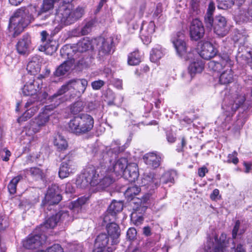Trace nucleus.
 <instances>
[{"label": "nucleus", "mask_w": 252, "mask_h": 252, "mask_svg": "<svg viewBox=\"0 0 252 252\" xmlns=\"http://www.w3.org/2000/svg\"><path fill=\"white\" fill-rule=\"evenodd\" d=\"M53 143L57 150L59 152L64 151L68 148L67 141L63 136L59 134L55 136Z\"/></svg>", "instance_id": "nucleus-33"}, {"label": "nucleus", "mask_w": 252, "mask_h": 252, "mask_svg": "<svg viewBox=\"0 0 252 252\" xmlns=\"http://www.w3.org/2000/svg\"><path fill=\"white\" fill-rule=\"evenodd\" d=\"M105 168H96L93 165L86 166L82 172V177H79L76 180V185L81 188H85L89 185L96 186L98 184V178L104 175L102 172H106Z\"/></svg>", "instance_id": "nucleus-5"}, {"label": "nucleus", "mask_w": 252, "mask_h": 252, "mask_svg": "<svg viewBox=\"0 0 252 252\" xmlns=\"http://www.w3.org/2000/svg\"><path fill=\"white\" fill-rule=\"evenodd\" d=\"M159 182L163 185L169 184V186L170 187L172 184H174V179L171 172H166L159 179Z\"/></svg>", "instance_id": "nucleus-46"}, {"label": "nucleus", "mask_w": 252, "mask_h": 252, "mask_svg": "<svg viewBox=\"0 0 252 252\" xmlns=\"http://www.w3.org/2000/svg\"><path fill=\"white\" fill-rule=\"evenodd\" d=\"M231 251L229 252L228 250L226 252H246V250L244 247V246L241 243L238 244L235 248V245H233L231 248Z\"/></svg>", "instance_id": "nucleus-62"}, {"label": "nucleus", "mask_w": 252, "mask_h": 252, "mask_svg": "<svg viewBox=\"0 0 252 252\" xmlns=\"http://www.w3.org/2000/svg\"><path fill=\"white\" fill-rule=\"evenodd\" d=\"M36 97H31L27 101L25 105L27 110L18 118L19 123L27 121L38 111L40 103Z\"/></svg>", "instance_id": "nucleus-11"}, {"label": "nucleus", "mask_w": 252, "mask_h": 252, "mask_svg": "<svg viewBox=\"0 0 252 252\" xmlns=\"http://www.w3.org/2000/svg\"><path fill=\"white\" fill-rule=\"evenodd\" d=\"M59 222L58 216L56 214L52 215L48 218L43 223L40 225L41 230L43 232L44 231L45 228H54L57 226L58 223Z\"/></svg>", "instance_id": "nucleus-37"}, {"label": "nucleus", "mask_w": 252, "mask_h": 252, "mask_svg": "<svg viewBox=\"0 0 252 252\" xmlns=\"http://www.w3.org/2000/svg\"><path fill=\"white\" fill-rule=\"evenodd\" d=\"M58 216L59 221H68L70 220V217L68 211H61L56 214Z\"/></svg>", "instance_id": "nucleus-57"}, {"label": "nucleus", "mask_w": 252, "mask_h": 252, "mask_svg": "<svg viewBox=\"0 0 252 252\" xmlns=\"http://www.w3.org/2000/svg\"><path fill=\"white\" fill-rule=\"evenodd\" d=\"M246 100L245 95L243 94H234L231 96V99L229 102V105L227 106V110L230 111V109L232 113L235 112L244 103Z\"/></svg>", "instance_id": "nucleus-26"}, {"label": "nucleus", "mask_w": 252, "mask_h": 252, "mask_svg": "<svg viewBox=\"0 0 252 252\" xmlns=\"http://www.w3.org/2000/svg\"><path fill=\"white\" fill-rule=\"evenodd\" d=\"M233 80V74L231 68L224 70L220 76V82L223 85L228 84Z\"/></svg>", "instance_id": "nucleus-38"}, {"label": "nucleus", "mask_w": 252, "mask_h": 252, "mask_svg": "<svg viewBox=\"0 0 252 252\" xmlns=\"http://www.w3.org/2000/svg\"><path fill=\"white\" fill-rule=\"evenodd\" d=\"M39 9L35 5H31L27 8L17 10L9 19L8 30L13 37L19 35L35 18H37Z\"/></svg>", "instance_id": "nucleus-2"}, {"label": "nucleus", "mask_w": 252, "mask_h": 252, "mask_svg": "<svg viewBox=\"0 0 252 252\" xmlns=\"http://www.w3.org/2000/svg\"><path fill=\"white\" fill-rule=\"evenodd\" d=\"M203 69L204 63L198 60L191 63L188 67L189 72L191 77L196 73H201Z\"/></svg>", "instance_id": "nucleus-36"}, {"label": "nucleus", "mask_w": 252, "mask_h": 252, "mask_svg": "<svg viewBox=\"0 0 252 252\" xmlns=\"http://www.w3.org/2000/svg\"><path fill=\"white\" fill-rule=\"evenodd\" d=\"M84 103L82 101H77L69 106L70 113L73 115H77L84 109Z\"/></svg>", "instance_id": "nucleus-44"}, {"label": "nucleus", "mask_w": 252, "mask_h": 252, "mask_svg": "<svg viewBox=\"0 0 252 252\" xmlns=\"http://www.w3.org/2000/svg\"><path fill=\"white\" fill-rule=\"evenodd\" d=\"M39 50L41 51H44L47 55H52L57 50L56 42L55 41L49 39V42H46L44 45H41Z\"/></svg>", "instance_id": "nucleus-34"}, {"label": "nucleus", "mask_w": 252, "mask_h": 252, "mask_svg": "<svg viewBox=\"0 0 252 252\" xmlns=\"http://www.w3.org/2000/svg\"><path fill=\"white\" fill-rule=\"evenodd\" d=\"M205 30L202 23L198 19H193L189 28V34L191 40L197 41L203 37Z\"/></svg>", "instance_id": "nucleus-14"}, {"label": "nucleus", "mask_w": 252, "mask_h": 252, "mask_svg": "<svg viewBox=\"0 0 252 252\" xmlns=\"http://www.w3.org/2000/svg\"><path fill=\"white\" fill-rule=\"evenodd\" d=\"M141 189L139 187L137 186H132L128 187L125 192V195L131 198L134 199L133 196L137 195L140 191Z\"/></svg>", "instance_id": "nucleus-47"}, {"label": "nucleus", "mask_w": 252, "mask_h": 252, "mask_svg": "<svg viewBox=\"0 0 252 252\" xmlns=\"http://www.w3.org/2000/svg\"><path fill=\"white\" fill-rule=\"evenodd\" d=\"M145 163L150 167L155 169L160 164L161 158L154 152L145 154L143 157Z\"/></svg>", "instance_id": "nucleus-28"}, {"label": "nucleus", "mask_w": 252, "mask_h": 252, "mask_svg": "<svg viewBox=\"0 0 252 252\" xmlns=\"http://www.w3.org/2000/svg\"><path fill=\"white\" fill-rule=\"evenodd\" d=\"M89 196H83L79 197L76 202L74 203V207H79L85 204L89 200Z\"/></svg>", "instance_id": "nucleus-60"}, {"label": "nucleus", "mask_w": 252, "mask_h": 252, "mask_svg": "<svg viewBox=\"0 0 252 252\" xmlns=\"http://www.w3.org/2000/svg\"><path fill=\"white\" fill-rule=\"evenodd\" d=\"M74 63V60H66L61 64L57 68L54 74L55 76L60 77L65 74L72 66Z\"/></svg>", "instance_id": "nucleus-32"}, {"label": "nucleus", "mask_w": 252, "mask_h": 252, "mask_svg": "<svg viewBox=\"0 0 252 252\" xmlns=\"http://www.w3.org/2000/svg\"><path fill=\"white\" fill-rule=\"evenodd\" d=\"M136 230L133 227H131L128 229L126 235L128 239L132 240L136 237Z\"/></svg>", "instance_id": "nucleus-61"}, {"label": "nucleus", "mask_w": 252, "mask_h": 252, "mask_svg": "<svg viewBox=\"0 0 252 252\" xmlns=\"http://www.w3.org/2000/svg\"><path fill=\"white\" fill-rule=\"evenodd\" d=\"M94 125V120L92 116L86 113H81L70 119L67 124V128L70 133L80 136L90 132Z\"/></svg>", "instance_id": "nucleus-4"}, {"label": "nucleus", "mask_w": 252, "mask_h": 252, "mask_svg": "<svg viewBox=\"0 0 252 252\" xmlns=\"http://www.w3.org/2000/svg\"><path fill=\"white\" fill-rule=\"evenodd\" d=\"M215 10V5L213 1H211L209 2L207 13L204 17L205 23H209L211 21V19H213V15Z\"/></svg>", "instance_id": "nucleus-45"}, {"label": "nucleus", "mask_w": 252, "mask_h": 252, "mask_svg": "<svg viewBox=\"0 0 252 252\" xmlns=\"http://www.w3.org/2000/svg\"><path fill=\"white\" fill-rule=\"evenodd\" d=\"M32 44L31 37L28 33L24 34L18 41L16 47L18 53L25 55L29 53Z\"/></svg>", "instance_id": "nucleus-20"}, {"label": "nucleus", "mask_w": 252, "mask_h": 252, "mask_svg": "<svg viewBox=\"0 0 252 252\" xmlns=\"http://www.w3.org/2000/svg\"><path fill=\"white\" fill-rule=\"evenodd\" d=\"M27 70L31 75L37 74L40 70V64L39 57H32L27 66Z\"/></svg>", "instance_id": "nucleus-31"}, {"label": "nucleus", "mask_w": 252, "mask_h": 252, "mask_svg": "<svg viewBox=\"0 0 252 252\" xmlns=\"http://www.w3.org/2000/svg\"><path fill=\"white\" fill-rule=\"evenodd\" d=\"M62 199V196L59 191V187L52 184L49 186L41 206L44 210H51L52 207L58 204Z\"/></svg>", "instance_id": "nucleus-8"}, {"label": "nucleus", "mask_w": 252, "mask_h": 252, "mask_svg": "<svg viewBox=\"0 0 252 252\" xmlns=\"http://www.w3.org/2000/svg\"><path fill=\"white\" fill-rule=\"evenodd\" d=\"M238 154L235 151H233L232 154H230L227 156V163H233L234 164H237L239 162V159L237 157Z\"/></svg>", "instance_id": "nucleus-58"}, {"label": "nucleus", "mask_w": 252, "mask_h": 252, "mask_svg": "<svg viewBox=\"0 0 252 252\" xmlns=\"http://www.w3.org/2000/svg\"><path fill=\"white\" fill-rule=\"evenodd\" d=\"M73 0H63L60 3L55 14V20L58 23L68 25H70L82 17L84 9L77 7L72 9L71 2Z\"/></svg>", "instance_id": "nucleus-3"}, {"label": "nucleus", "mask_w": 252, "mask_h": 252, "mask_svg": "<svg viewBox=\"0 0 252 252\" xmlns=\"http://www.w3.org/2000/svg\"><path fill=\"white\" fill-rule=\"evenodd\" d=\"M104 85V82L102 80H97L92 83V86L94 90H99Z\"/></svg>", "instance_id": "nucleus-63"}, {"label": "nucleus", "mask_w": 252, "mask_h": 252, "mask_svg": "<svg viewBox=\"0 0 252 252\" xmlns=\"http://www.w3.org/2000/svg\"><path fill=\"white\" fill-rule=\"evenodd\" d=\"M74 50L69 45H64L60 50L61 55L62 57L67 58V60H73V53Z\"/></svg>", "instance_id": "nucleus-43"}, {"label": "nucleus", "mask_w": 252, "mask_h": 252, "mask_svg": "<svg viewBox=\"0 0 252 252\" xmlns=\"http://www.w3.org/2000/svg\"><path fill=\"white\" fill-rule=\"evenodd\" d=\"M51 16L52 14L50 12H40V10H39L37 18L42 22L43 24H45L49 23L52 20Z\"/></svg>", "instance_id": "nucleus-51"}, {"label": "nucleus", "mask_w": 252, "mask_h": 252, "mask_svg": "<svg viewBox=\"0 0 252 252\" xmlns=\"http://www.w3.org/2000/svg\"><path fill=\"white\" fill-rule=\"evenodd\" d=\"M43 252H63V249L59 244H54L47 248L46 251Z\"/></svg>", "instance_id": "nucleus-59"}, {"label": "nucleus", "mask_w": 252, "mask_h": 252, "mask_svg": "<svg viewBox=\"0 0 252 252\" xmlns=\"http://www.w3.org/2000/svg\"><path fill=\"white\" fill-rule=\"evenodd\" d=\"M39 201V196L38 193L36 192L32 193L29 195L27 198H24L21 200L19 206H25L33 205Z\"/></svg>", "instance_id": "nucleus-35"}, {"label": "nucleus", "mask_w": 252, "mask_h": 252, "mask_svg": "<svg viewBox=\"0 0 252 252\" xmlns=\"http://www.w3.org/2000/svg\"><path fill=\"white\" fill-rule=\"evenodd\" d=\"M50 106H46L42 112L31 120L27 126L29 131H31V134H35L38 132L42 127L45 126L49 121L51 114Z\"/></svg>", "instance_id": "nucleus-7"}, {"label": "nucleus", "mask_w": 252, "mask_h": 252, "mask_svg": "<svg viewBox=\"0 0 252 252\" xmlns=\"http://www.w3.org/2000/svg\"><path fill=\"white\" fill-rule=\"evenodd\" d=\"M111 170L112 169H111L110 171L105 172L106 174L102 179L100 178H98V184L96 186L97 189H103L108 187L114 182L115 178L113 176L112 174L110 173ZM103 173H104V172Z\"/></svg>", "instance_id": "nucleus-30"}, {"label": "nucleus", "mask_w": 252, "mask_h": 252, "mask_svg": "<svg viewBox=\"0 0 252 252\" xmlns=\"http://www.w3.org/2000/svg\"><path fill=\"white\" fill-rule=\"evenodd\" d=\"M240 224L241 222L239 220L236 221L235 225L234 226L232 231V237L233 239H236L238 235H241L245 232V229H240Z\"/></svg>", "instance_id": "nucleus-52"}, {"label": "nucleus", "mask_w": 252, "mask_h": 252, "mask_svg": "<svg viewBox=\"0 0 252 252\" xmlns=\"http://www.w3.org/2000/svg\"><path fill=\"white\" fill-rule=\"evenodd\" d=\"M107 222V233L102 232L96 236L92 252H114L116 250L120 243V227L114 221Z\"/></svg>", "instance_id": "nucleus-1"}, {"label": "nucleus", "mask_w": 252, "mask_h": 252, "mask_svg": "<svg viewBox=\"0 0 252 252\" xmlns=\"http://www.w3.org/2000/svg\"><path fill=\"white\" fill-rule=\"evenodd\" d=\"M236 58L237 62L241 64H249L252 59V51L244 46H241L238 48Z\"/></svg>", "instance_id": "nucleus-22"}, {"label": "nucleus", "mask_w": 252, "mask_h": 252, "mask_svg": "<svg viewBox=\"0 0 252 252\" xmlns=\"http://www.w3.org/2000/svg\"><path fill=\"white\" fill-rule=\"evenodd\" d=\"M63 85L50 97V102L52 104L49 105L50 106V111L58 106L61 103L65 102L69 100L71 96V94L68 96L65 94L67 92L66 91L63 90Z\"/></svg>", "instance_id": "nucleus-18"}, {"label": "nucleus", "mask_w": 252, "mask_h": 252, "mask_svg": "<svg viewBox=\"0 0 252 252\" xmlns=\"http://www.w3.org/2000/svg\"><path fill=\"white\" fill-rule=\"evenodd\" d=\"M27 171L36 180L42 179L44 177V173L42 170L38 167H31Z\"/></svg>", "instance_id": "nucleus-49"}, {"label": "nucleus", "mask_w": 252, "mask_h": 252, "mask_svg": "<svg viewBox=\"0 0 252 252\" xmlns=\"http://www.w3.org/2000/svg\"><path fill=\"white\" fill-rule=\"evenodd\" d=\"M218 7L219 9H225L231 8L234 4L233 0H217Z\"/></svg>", "instance_id": "nucleus-54"}, {"label": "nucleus", "mask_w": 252, "mask_h": 252, "mask_svg": "<svg viewBox=\"0 0 252 252\" xmlns=\"http://www.w3.org/2000/svg\"><path fill=\"white\" fill-rule=\"evenodd\" d=\"M217 53V51L213 44L207 41L202 44L199 55L203 59L208 60L214 57Z\"/></svg>", "instance_id": "nucleus-23"}, {"label": "nucleus", "mask_w": 252, "mask_h": 252, "mask_svg": "<svg viewBox=\"0 0 252 252\" xmlns=\"http://www.w3.org/2000/svg\"><path fill=\"white\" fill-rule=\"evenodd\" d=\"M87 85L88 81L85 79H71L63 85V90L68 92L73 89L74 94L80 96L85 92Z\"/></svg>", "instance_id": "nucleus-12"}, {"label": "nucleus", "mask_w": 252, "mask_h": 252, "mask_svg": "<svg viewBox=\"0 0 252 252\" xmlns=\"http://www.w3.org/2000/svg\"><path fill=\"white\" fill-rule=\"evenodd\" d=\"M76 169V165L73 157L67 155L63 158L59 170V176L61 179L65 178L73 174Z\"/></svg>", "instance_id": "nucleus-10"}, {"label": "nucleus", "mask_w": 252, "mask_h": 252, "mask_svg": "<svg viewBox=\"0 0 252 252\" xmlns=\"http://www.w3.org/2000/svg\"><path fill=\"white\" fill-rule=\"evenodd\" d=\"M127 160L126 158H120L113 165L112 167L113 172L116 176H122L124 175L125 169L127 165Z\"/></svg>", "instance_id": "nucleus-29"}, {"label": "nucleus", "mask_w": 252, "mask_h": 252, "mask_svg": "<svg viewBox=\"0 0 252 252\" xmlns=\"http://www.w3.org/2000/svg\"><path fill=\"white\" fill-rule=\"evenodd\" d=\"M232 39L235 43H238L242 45L245 43L247 39V37L246 35L244 34L243 33L239 31H236L234 32Z\"/></svg>", "instance_id": "nucleus-50"}, {"label": "nucleus", "mask_w": 252, "mask_h": 252, "mask_svg": "<svg viewBox=\"0 0 252 252\" xmlns=\"http://www.w3.org/2000/svg\"><path fill=\"white\" fill-rule=\"evenodd\" d=\"M141 62V56L138 51L131 53L128 56L127 63L130 65H136Z\"/></svg>", "instance_id": "nucleus-42"}, {"label": "nucleus", "mask_w": 252, "mask_h": 252, "mask_svg": "<svg viewBox=\"0 0 252 252\" xmlns=\"http://www.w3.org/2000/svg\"><path fill=\"white\" fill-rule=\"evenodd\" d=\"M232 64V63L229 56L226 54H223L220 57L218 61H209L208 63V67L210 70L218 72L226 65L230 67Z\"/></svg>", "instance_id": "nucleus-13"}, {"label": "nucleus", "mask_w": 252, "mask_h": 252, "mask_svg": "<svg viewBox=\"0 0 252 252\" xmlns=\"http://www.w3.org/2000/svg\"><path fill=\"white\" fill-rule=\"evenodd\" d=\"M146 208L144 206L137 207L136 209L131 214V220L133 221L135 225L138 226L140 225L143 221L144 218L142 215L138 216V213L140 211H145Z\"/></svg>", "instance_id": "nucleus-40"}, {"label": "nucleus", "mask_w": 252, "mask_h": 252, "mask_svg": "<svg viewBox=\"0 0 252 252\" xmlns=\"http://www.w3.org/2000/svg\"><path fill=\"white\" fill-rule=\"evenodd\" d=\"M163 56V53L159 47L154 48L152 49L150 54V59L153 62L156 63Z\"/></svg>", "instance_id": "nucleus-48"}, {"label": "nucleus", "mask_w": 252, "mask_h": 252, "mask_svg": "<svg viewBox=\"0 0 252 252\" xmlns=\"http://www.w3.org/2000/svg\"><path fill=\"white\" fill-rule=\"evenodd\" d=\"M45 238V236L41 234H31L23 242V247L29 250L36 249L43 244Z\"/></svg>", "instance_id": "nucleus-17"}, {"label": "nucleus", "mask_w": 252, "mask_h": 252, "mask_svg": "<svg viewBox=\"0 0 252 252\" xmlns=\"http://www.w3.org/2000/svg\"><path fill=\"white\" fill-rule=\"evenodd\" d=\"M184 38V34L182 32H178L175 39L172 40L177 54L181 57L185 56L187 52L186 43Z\"/></svg>", "instance_id": "nucleus-19"}, {"label": "nucleus", "mask_w": 252, "mask_h": 252, "mask_svg": "<svg viewBox=\"0 0 252 252\" xmlns=\"http://www.w3.org/2000/svg\"><path fill=\"white\" fill-rule=\"evenodd\" d=\"M208 28H213L214 32L218 35L223 37L228 32L226 18L221 15H217L212 19L210 24L205 23Z\"/></svg>", "instance_id": "nucleus-9"}, {"label": "nucleus", "mask_w": 252, "mask_h": 252, "mask_svg": "<svg viewBox=\"0 0 252 252\" xmlns=\"http://www.w3.org/2000/svg\"><path fill=\"white\" fill-rule=\"evenodd\" d=\"M94 25V22L92 20L87 22L81 28L80 32L81 35H85L91 32Z\"/></svg>", "instance_id": "nucleus-53"}, {"label": "nucleus", "mask_w": 252, "mask_h": 252, "mask_svg": "<svg viewBox=\"0 0 252 252\" xmlns=\"http://www.w3.org/2000/svg\"><path fill=\"white\" fill-rule=\"evenodd\" d=\"M23 179L22 175H19L14 177L9 182L7 188L10 194H14L16 192V188L17 184Z\"/></svg>", "instance_id": "nucleus-41"}, {"label": "nucleus", "mask_w": 252, "mask_h": 252, "mask_svg": "<svg viewBox=\"0 0 252 252\" xmlns=\"http://www.w3.org/2000/svg\"><path fill=\"white\" fill-rule=\"evenodd\" d=\"M112 148L111 150L112 152L114 153L115 155H117L118 154L123 152L125 150L124 146H121V144L115 142L112 144Z\"/></svg>", "instance_id": "nucleus-56"}, {"label": "nucleus", "mask_w": 252, "mask_h": 252, "mask_svg": "<svg viewBox=\"0 0 252 252\" xmlns=\"http://www.w3.org/2000/svg\"><path fill=\"white\" fill-rule=\"evenodd\" d=\"M123 209V203L122 201L113 200L109 206L103 220L107 221H115L116 220L117 214L121 212Z\"/></svg>", "instance_id": "nucleus-15"}, {"label": "nucleus", "mask_w": 252, "mask_h": 252, "mask_svg": "<svg viewBox=\"0 0 252 252\" xmlns=\"http://www.w3.org/2000/svg\"><path fill=\"white\" fill-rule=\"evenodd\" d=\"M40 35L41 36V41L42 42H49V39L50 40L51 37L46 31H42L40 33Z\"/></svg>", "instance_id": "nucleus-64"}, {"label": "nucleus", "mask_w": 252, "mask_h": 252, "mask_svg": "<svg viewBox=\"0 0 252 252\" xmlns=\"http://www.w3.org/2000/svg\"><path fill=\"white\" fill-rule=\"evenodd\" d=\"M213 238L208 237L207 241L205 246L206 252H226L229 239H227L226 235L222 233L218 237L216 235H214Z\"/></svg>", "instance_id": "nucleus-6"}, {"label": "nucleus", "mask_w": 252, "mask_h": 252, "mask_svg": "<svg viewBox=\"0 0 252 252\" xmlns=\"http://www.w3.org/2000/svg\"><path fill=\"white\" fill-rule=\"evenodd\" d=\"M40 83H41V80L39 79L31 80L27 82L22 89L23 94L26 96L35 94L38 89L41 88Z\"/></svg>", "instance_id": "nucleus-24"}, {"label": "nucleus", "mask_w": 252, "mask_h": 252, "mask_svg": "<svg viewBox=\"0 0 252 252\" xmlns=\"http://www.w3.org/2000/svg\"><path fill=\"white\" fill-rule=\"evenodd\" d=\"M139 176L137 165L135 163L127 164L124 177L130 182H134Z\"/></svg>", "instance_id": "nucleus-25"}, {"label": "nucleus", "mask_w": 252, "mask_h": 252, "mask_svg": "<svg viewBox=\"0 0 252 252\" xmlns=\"http://www.w3.org/2000/svg\"><path fill=\"white\" fill-rule=\"evenodd\" d=\"M159 178L153 172L144 174L140 183L142 187L149 191L154 190L159 186Z\"/></svg>", "instance_id": "nucleus-16"}, {"label": "nucleus", "mask_w": 252, "mask_h": 252, "mask_svg": "<svg viewBox=\"0 0 252 252\" xmlns=\"http://www.w3.org/2000/svg\"><path fill=\"white\" fill-rule=\"evenodd\" d=\"M92 48V42L88 37H84L77 43V50L79 52H85Z\"/></svg>", "instance_id": "nucleus-39"}, {"label": "nucleus", "mask_w": 252, "mask_h": 252, "mask_svg": "<svg viewBox=\"0 0 252 252\" xmlns=\"http://www.w3.org/2000/svg\"><path fill=\"white\" fill-rule=\"evenodd\" d=\"M199 0H191L190 2V11L192 12V15L195 16L200 12Z\"/></svg>", "instance_id": "nucleus-55"}, {"label": "nucleus", "mask_w": 252, "mask_h": 252, "mask_svg": "<svg viewBox=\"0 0 252 252\" xmlns=\"http://www.w3.org/2000/svg\"><path fill=\"white\" fill-rule=\"evenodd\" d=\"M156 26L154 21H151L144 26L143 25L140 30V37L145 44H148L151 41L152 35L155 31Z\"/></svg>", "instance_id": "nucleus-21"}, {"label": "nucleus", "mask_w": 252, "mask_h": 252, "mask_svg": "<svg viewBox=\"0 0 252 252\" xmlns=\"http://www.w3.org/2000/svg\"><path fill=\"white\" fill-rule=\"evenodd\" d=\"M113 38L109 37L102 39L99 48V55L101 56L109 55L113 52Z\"/></svg>", "instance_id": "nucleus-27"}]
</instances>
